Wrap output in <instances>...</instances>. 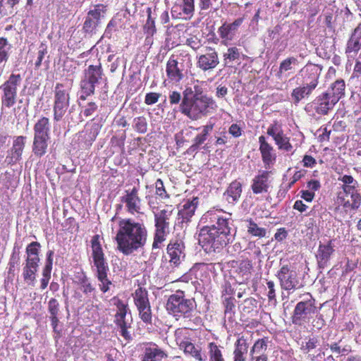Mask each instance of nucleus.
Returning <instances> with one entry per match:
<instances>
[{"label": "nucleus", "mask_w": 361, "mask_h": 361, "mask_svg": "<svg viewBox=\"0 0 361 361\" xmlns=\"http://www.w3.org/2000/svg\"><path fill=\"white\" fill-rule=\"evenodd\" d=\"M221 211H208L204 216L211 221H216V225L206 226L201 229L199 234V243L205 250H215L226 245L230 240L231 227L229 218L220 215Z\"/></svg>", "instance_id": "obj_1"}, {"label": "nucleus", "mask_w": 361, "mask_h": 361, "mask_svg": "<svg viewBox=\"0 0 361 361\" xmlns=\"http://www.w3.org/2000/svg\"><path fill=\"white\" fill-rule=\"evenodd\" d=\"M115 239L118 250L128 255L144 247L147 239V231L143 224L131 219H123L118 222Z\"/></svg>", "instance_id": "obj_2"}, {"label": "nucleus", "mask_w": 361, "mask_h": 361, "mask_svg": "<svg viewBox=\"0 0 361 361\" xmlns=\"http://www.w3.org/2000/svg\"><path fill=\"white\" fill-rule=\"evenodd\" d=\"M213 100L197 90L192 99L183 98L180 105V111L192 120H197L205 115Z\"/></svg>", "instance_id": "obj_3"}, {"label": "nucleus", "mask_w": 361, "mask_h": 361, "mask_svg": "<svg viewBox=\"0 0 361 361\" xmlns=\"http://www.w3.org/2000/svg\"><path fill=\"white\" fill-rule=\"evenodd\" d=\"M91 243L92 256L94 264L97 268V276L100 282L99 286L103 292H106L109 289V285L111 284V282L107 278L109 267L104 257L102 245L99 241V235L93 236Z\"/></svg>", "instance_id": "obj_4"}, {"label": "nucleus", "mask_w": 361, "mask_h": 361, "mask_svg": "<svg viewBox=\"0 0 361 361\" xmlns=\"http://www.w3.org/2000/svg\"><path fill=\"white\" fill-rule=\"evenodd\" d=\"M40 244L37 242H32L26 248V259L23 269V276L24 281L28 284L33 286L35 281V274L39 262V248Z\"/></svg>", "instance_id": "obj_5"}, {"label": "nucleus", "mask_w": 361, "mask_h": 361, "mask_svg": "<svg viewBox=\"0 0 361 361\" xmlns=\"http://www.w3.org/2000/svg\"><path fill=\"white\" fill-rule=\"evenodd\" d=\"M21 77L19 74H12L1 87L3 92L2 103L6 107H11L16 103L17 87L20 85Z\"/></svg>", "instance_id": "obj_6"}, {"label": "nucleus", "mask_w": 361, "mask_h": 361, "mask_svg": "<svg viewBox=\"0 0 361 361\" xmlns=\"http://www.w3.org/2000/svg\"><path fill=\"white\" fill-rule=\"evenodd\" d=\"M69 106V95L64 90L63 85L57 84L55 87V101L54 106V119L59 121L66 114Z\"/></svg>", "instance_id": "obj_7"}, {"label": "nucleus", "mask_w": 361, "mask_h": 361, "mask_svg": "<svg viewBox=\"0 0 361 361\" xmlns=\"http://www.w3.org/2000/svg\"><path fill=\"white\" fill-rule=\"evenodd\" d=\"M102 69L100 66H90L85 72V78L82 82V88L85 92L90 95L94 92L95 85L102 79Z\"/></svg>", "instance_id": "obj_8"}, {"label": "nucleus", "mask_w": 361, "mask_h": 361, "mask_svg": "<svg viewBox=\"0 0 361 361\" xmlns=\"http://www.w3.org/2000/svg\"><path fill=\"white\" fill-rule=\"evenodd\" d=\"M193 307L191 300L184 299L181 295H173L166 303V310L173 314L189 312Z\"/></svg>", "instance_id": "obj_9"}, {"label": "nucleus", "mask_w": 361, "mask_h": 361, "mask_svg": "<svg viewBox=\"0 0 361 361\" xmlns=\"http://www.w3.org/2000/svg\"><path fill=\"white\" fill-rule=\"evenodd\" d=\"M217 52L212 48L208 47L204 53L197 57V66L203 71H210L219 64Z\"/></svg>", "instance_id": "obj_10"}, {"label": "nucleus", "mask_w": 361, "mask_h": 361, "mask_svg": "<svg viewBox=\"0 0 361 361\" xmlns=\"http://www.w3.org/2000/svg\"><path fill=\"white\" fill-rule=\"evenodd\" d=\"M132 322L130 314H127V306L123 303L118 305V312L116 314V322L120 327L121 334L126 338L129 339L130 335L128 331V328Z\"/></svg>", "instance_id": "obj_11"}, {"label": "nucleus", "mask_w": 361, "mask_h": 361, "mask_svg": "<svg viewBox=\"0 0 361 361\" xmlns=\"http://www.w3.org/2000/svg\"><path fill=\"white\" fill-rule=\"evenodd\" d=\"M105 13V6L98 4L90 10L84 23L83 28L86 32H92L99 25V20Z\"/></svg>", "instance_id": "obj_12"}, {"label": "nucleus", "mask_w": 361, "mask_h": 361, "mask_svg": "<svg viewBox=\"0 0 361 361\" xmlns=\"http://www.w3.org/2000/svg\"><path fill=\"white\" fill-rule=\"evenodd\" d=\"M267 134L274 138L279 149L286 151H290L292 149L288 137L285 135L279 124L276 123L269 126Z\"/></svg>", "instance_id": "obj_13"}, {"label": "nucleus", "mask_w": 361, "mask_h": 361, "mask_svg": "<svg viewBox=\"0 0 361 361\" xmlns=\"http://www.w3.org/2000/svg\"><path fill=\"white\" fill-rule=\"evenodd\" d=\"M321 72V66L315 64L307 65L300 71V73L303 77L304 85H313V88L315 89L318 84V79Z\"/></svg>", "instance_id": "obj_14"}, {"label": "nucleus", "mask_w": 361, "mask_h": 361, "mask_svg": "<svg viewBox=\"0 0 361 361\" xmlns=\"http://www.w3.org/2000/svg\"><path fill=\"white\" fill-rule=\"evenodd\" d=\"M296 276V272L290 270L287 266L282 267L278 273V277L280 280L281 287L285 290L295 288L298 283Z\"/></svg>", "instance_id": "obj_15"}, {"label": "nucleus", "mask_w": 361, "mask_h": 361, "mask_svg": "<svg viewBox=\"0 0 361 361\" xmlns=\"http://www.w3.org/2000/svg\"><path fill=\"white\" fill-rule=\"evenodd\" d=\"M316 307L314 301L308 300L304 302H300L297 304L293 316V322L298 324L301 319L306 318L308 315L314 314Z\"/></svg>", "instance_id": "obj_16"}, {"label": "nucleus", "mask_w": 361, "mask_h": 361, "mask_svg": "<svg viewBox=\"0 0 361 361\" xmlns=\"http://www.w3.org/2000/svg\"><path fill=\"white\" fill-rule=\"evenodd\" d=\"M183 63L174 58H170L166 63V75L168 78L174 82H178L183 78Z\"/></svg>", "instance_id": "obj_17"}, {"label": "nucleus", "mask_w": 361, "mask_h": 361, "mask_svg": "<svg viewBox=\"0 0 361 361\" xmlns=\"http://www.w3.org/2000/svg\"><path fill=\"white\" fill-rule=\"evenodd\" d=\"M123 202L130 213H140L141 200L138 197L136 188H134L130 191H126V195L123 197Z\"/></svg>", "instance_id": "obj_18"}, {"label": "nucleus", "mask_w": 361, "mask_h": 361, "mask_svg": "<svg viewBox=\"0 0 361 361\" xmlns=\"http://www.w3.org/2000/svg\"><path fill=\"white\" fill-rule=\"evenodd\" d=\"M242 18L236 19L232 23H224L219 29L220 37L224 41H231L233 39L238 27L242 24Z\"/></svg>", "instance_id": "obj_19"}, {"label": "nucleus", "mask_w": 361, "mask_h": 361, "mask_svg": "<svg viewBox=\"0 0 361 361\" xmlns=\"http://www.w3.org/2000/svg\"><path fill=\"white\" fill-rule=\"evenodd\" d=\"M184 246L180 242L170 243L167 247V252L170 257V262L175 265L178 264L185 257L183 252Z\"/></svg>", "instance_id": "obj_20"}, {"label": "nucleus", "mask_w": 361, "mask_h": 361, "mask_svg": "<svg viewBox=\"0 0 361 361\" xmlns=\"http://www.w3.org/2000/svg\"><path fill=\"white\" fill-rule=\"evenodd\" d=\"M167 357L166 353L155 344L145 348L142 361H161Z\"/></svg>", "instance_id": "obj_21"}, {"label": "nucleus", "mask_w": 361, "mask_h": 361, "mask_svg": "<svg viewBox=\"0 0 361 361\" xmlns=\"http://www.w3.org/2000/svg\"><path fill=\"white\" fill-rule=\"evenodd\" d=\"M361 47V27H358L355 29L354 32L352 34L350 38L347 48L346 53L349 54L350 57L358 51Z\"/></svg>", "instance_id": "obj_22"}, {"label": "nucleus", "mask_w": 361, "mask_h": 361, "mask_svg": "<svg viewBox=\"0 0 361 361\" xmlns=\"http://www.w3.org/2000/svg\"><path fill=\"white\" fill-rule=\"evenodd\" d=\"M260 143L259 150L262 160L266 165H269L275 160V154L273 153V147L266 141L264 136L259 138Z\"/></svg>", "instance_id": "obj_23"}, {"label": "nucleus", "mask_w": 361, "mask_h": 361, "mask_svg": "<svg viewBox=\"0 0 361 361\" xmlns=\"http://www.w3.org/2000/svg\"><path fill=\"white\" fill-rule=\"evenodd\" d=\"M248 348L249 343L244 336L239 338L235 343V350L233 352L234 361H245Z\"/></svg>", "instance_id": "obj_24"}, {"label": "nucleus", "mask_w": 361, "mask_h": 361, "mask_svg": "<svg viewBox=\"0 0 361 361\" xmlns=\"http://www.w3.org/2000/svg\"><path fill=\"white\" fill-rule=\"evenodd\" d=\"M268 172H263L253 179L252 190L254 193L259 194L268 190Z\"/></svg>", "instance_id": "obj_25"}, {"label": "nucleus", "mask_w": 361, "mask_h": 361, "mask_svg": "<svg viewBox=\"0 0 361 361\" xmlns=\"http://www.w3.org/2000/svg\"><path fill=\"white\" fill-rule=\"evenodd\" d=\"M317 112L321 114H326L329 110L332 109L337 102L333 101L329 94L324 93L317 98Z\"/></svg>", "instance_id": "obj_26"}, {"label": "nucleus", "mask_w": 361, "mask_h": 361, "mask_svg": "<svg viewBox=\"0 0 361 361\" xmlns=\"http://www.w3.org/2000/svg\"><path fill=\"white\" fill-rule=\"evenodd\" d=\"M198 204V198L193 197L191 200H187L179 210L178 214L183 220L189 221L193 216L197 206Z\"/></svg>", "instance_id": "obj_27"}, {"label": "nucleus", "mask_w": 361, "mask_h": 361, "mask_svg": "<svg viewBox=\"0 0 361 361\" xmlns=\"http://www.w3.org/2000/svg\"><path fill=\"white\" fill-rule=\"evenodd\" d=\"M25 139L23 136H18L14 140L10 157H8L11 159L10 163L16 162L20 159L25 147Z\"/></svg>", "instance_id": "obj_28"}, {"label": "nucleus", "mask_w": 361, "mask_h": 361, "mask_svg": "<svg viewBox=\"0 0 361 361\" xmlns=\"http://www.w3.org/2000/svg\"><path fill=\"white\" fill-rule=\"evenodd\" d=\"M340 192L338 195V200L341 204H343L345 207H350L352 209H357L361 205V197L357 192H352L350 195L342 196Z\"/></svg>", "instance_id": "obj_29"}, {"label": "nucleus", "mask_w": 361, "mask_h": 361, "mask_svg": "<svg viewBox=\"0 0 361 361\" xmlns=\"http://www.w3.org/2000/svg\"><path fill=\"white\" fill-rule=\"evenodd\" d=\"M241 192V183L235 180L230 184L224 195L226 197V200L228 202L233 203L240 198Z\"/></svg>", "instance_id": "obj_30"}, {"label": "nucleus", "mask_w": 361, "mask_h": 361, "mask_svg": "<svg viewBox=\"0 0 361 361\" xmlns=\"http://www.w3.org/2000/svg\"><path fill=\"white\" fill-rule=\"evenodd\" d=\"M345 82L343 80H338L334 82L326 94H329L333 101L338 102L345 94Z\"/></svg>", "instance_id": "obj_31"}, {"label": "nucleus", "mask_w": 361, "mask_h": 361, "mask_svg": "<svg viewBox=\"0 0 361 361\" xmlns=\"http://www.w3.org/2000/svg\"><path fill=\"white\" fill-rule=\"evenodd\" d=\"M177 343L179 345L180 349L183 350L185 353H188L194 357L199 361H204V359L202 357L200 354V350L198 348L195 347L192 343L188 341H180L178 342V339L176 340Z\"/></svg>", "instance_id": "obj_32"}, {"label": "nucleus", "mask_w": 361, "mask_h": 361, "mask_svg": "<svg viewBox=\"0 0 361 361\" xmlns=\"http://www.w3.org/2000/svg\"><path fill=\"white\" fill-rule=\"evenodd\" d=\"M49 138V137H34L32 151L35 156L40 157L46 153Z\"/></svg>", "instance_id": "obj_33"}, {"label": "nucleus", "mask_w": 361, "mask_h": 361, "mask_svg": "<svg viewBox=\"0 0 361 361\" xmlns=\"http://www.w3.org/2000/svg\"><path fill=\"white\" fill-rule=\"evenodd\" d=\"M34 137H49V119L46 117L40 118L34 126Z\"/></svg>", "instance_id": "obj_34"}, {"label": "nucleus", "mask_w": 361, "mask_h": 361, "mask_svg": "<svg viewBox=\"0 0 361 361\" xmlns=\"http://www.w3.org/2000/svg\"><path fill=\"white\" fill-rule=\"evenodd\" d=\"M312 86L313 85L309 86L304 85L303 87L295 88L291 94L294 102L298 103L302 99L305 98V96L310 94L313 90H314Z\"/></svg>", "instance_id": "obj_35"}, {"label": "nucleus", "mask_w": 361, "mask_h": 361, "mask_svg": "<svg viewBox=\"0 0 361 361\" xmlns=\"http://www.w3.org/2000/svg\"><path fill=\"white\" fill-rule=\"evenodd\" d=\"M156 231L153 243V248H157L159 245L166 239L167 233V226L155 224Z\"/></svg>", "instance_id": "obj_36"}, {"label": "nucleus", "mask_w": 361, "mask_h": 361, "mask_svg": "<svg viewBox=\"0 0 361 361\" xmlns=\"http://www.w3.org/2000/svg\"><path fill=\"white\" fill-rule=\"evenodd\" d=\"M133 299L137 307L149 305L147 292L145 289L139 287L133 293Z\"/></svg>", "instance_id": "obj_37"}, {"label": "nucleus", "mask_w": 361, "mask_h": 361, "mask_svg": "<svg viewBox=\"0 0 361 361\" xmlns=\"http://www.w3.org/2000/svg\"><path fill=\"white\" fill-rule=\"evenodd\" d=\"M267 349V342L264 339L257 341L250 350L252 359H255V356H267L264 353Z\"/></svg>", "instance_id": "obj_38"}, {"label": "nucleus", "mask_w": 361, "mask_h": 361, "mask_svg": "<svg viewBox=\"0 0 361 361\" xmlns=\"http://www.w3.org/2000/svg\"><path fill=\"white\" fill-rule=\"evenodd\" d=\"M241 52L237 47H230L223 55L225 66H230L231 63L240 58Z\"/></svg>", "instance_id": "obj_39"}, {"label": "nucleus", "mask_w": 361, "mask_h": 361, "mask_svg": "<svg viewBox=\"0 0 361 361\" xmlns=\"http://www.w3.org/2000/svg\"><path fill=\"white\" fill-rule=\"evenodd\" d=\"M333 251L334 249L330 242L325 245H320L317 257L320 260L319 262L324 261L326 262Z\"/></svg>", "instance_id": "obj_40"}, {"label": "nucleus", "mask_w": 361, "mask_h": 361, "mask_svg": "<svg viewBox=\"0 0 361 361\" xmlns=\"http://www.w3.org/2000/svg\"><path fill=\"white\" fill-rule=\"evenodd\" d=\"M172 209L171 206H166L165 209L161 210V212L155 215V222L157 224L168 226L166 220L169 219L171 215Z\"/></svg>", "instance_id": "obj_41"}, {"label": "nucleus", "mask_w": 361, "mask_h": 361, "mask_svg": "<svg viewBox=\"0 0 361 361\" xmlns=\"http://www.w3.org/2000/svg\"><path fill=\"white\" fill-rule=\"evenodd\" d=\"M208 348L211 361H224L220 349L215 343H210Z\"/></svg>", "instance_id": "obj_42"}, {"label": "nucleus", "mask_w": 361, "mask_h": 361, "mask_svg": "<svg viewBox=\"0 0 361 361\" xmlns=\"http://www.w3.org/2000/svg\"><path fill=\"white\" fill-rule=\"evenodd\" d=\"M247 232L254 236L264 237L266 235V230L259 227L255 223L250 221L247 226Z\"/></svg>", "instance_id": "obj_43"}, {"label": "nucleus", "mask_w": 361, "mask_h": 361, "mask_svg": "<svg viewBox=\"0 0 361 361\" xmlns=\"http://www.w3.org/2000/svg\"><path fill=\"white\" fill-rule=\"evenodd\" d=\"M53 255H54V252L52 250H49L47 252V259L46 261V264L42 271V276L43 277L51 278V272L52 264H53V259H52Z\"/></svg>", "instance_id": "obj_44"}, {"label": "nucleus", "mask_w": 361, "mask_h": 361, "mask_svg": "<svg viewBox=\"0 0 361 361\" xmlns=\"http://www.w3.org/2000/svg\"><path fill=\"white\" fill-rule=\"evenodd\" d=\"M137 309H138L141 319L143 322H147V323L150 322L151 319H152V313H151V308H150L149 304L145 305V306L137 307Z\"/></svg>", "instance_id": "obj_45"}, {"label": "nucleus", "mask_w": 361, "mask_h": 361, "mask_svg": "<svg viewBox=\"0 0 361 361\" xmlns=\"http://www.w3.org/2000/svg\"><path fill=\"white\" fill-rule=\"evenodd\" d=\"M134 126L135 130L140 133H145L147 129V123L145 117L140 116L134 119Z\"/></svg>", "instance_id": "obj_46"}, {"label": "nucleus", "mask_w": 361, "mask_h": 361, "mask_svg": "<svg viewBox=\"0 0 361 361\" xmlns=\"http://www.w3.org/2000/svg\"><path fill=\"white\" fill-rule=\"evenodd\" d=\"M10 45L6 39L0 38V63L6 61Z\"/></svg>", "instance_id": "obj_47"}, {"label": "nucleus", "mask_w": 361, "mask_h": 361, "mask_svg": "<svg viewBox=\"0 0 361 361\" xmlns=\"http://www.w3.org/2000/svg\"><path fill=\"white\" fill-rule=\"evenodd\" d=\"M297 60L295 58H289L281 63L279 68V73H283L288 71L292 70L293 65H295Z\"/></svg>", "instance_id": "obj_48"}, {"label": "nucleus", "mask_w": 361, "mask_h": 361, "mask_svg": "<svg viewBox=\"0 0 361 361\" xmlns=\"http://www.w3.org/2000/svg\"><path fill=\"white\" fill-rule=\"evenodd\" d=\"M161 97V94L157 92H149L145 95V103L147 105H152L157 103Z\"/></svg>", "instance_id": "obj_49"}, {"label": "nucleus", "mask_w": 361, "mask_h": 361, "mask_svg": "<svg viewBox=\"0 0 361 361\" xmlns=\"http://www.w3.org/2000/svg\"><path fill=\"white\" fill-rule=\"evenodd\" d=\"M195 9L194 0H183V11L186 15H192Z\"/></svg>", "instance_id": "obj_50"}, {"label": "nucleus", "mask_w": 361, "mask_h": 361, "mask_svg": "<svg viewBox=\"0 0 361 361\" xmlns=\"http://www.w3.org/2000/svg\"><path fill=\"white\" fill-rule=\"evenodd\" d=\"M47 54V48L44 45L42 44L39 47V49L37 53V59L35 61V67L39 68L42 64V61L44 57V55Z\"/></svg>", "instance_id": "obj_51"}, {"label": "nucleus", "mask_w": 361, "mask_h": 361, "mask_svg": "<svg viewBox=\"0 0 361 361\" xmlns=\"http://www.w3.org/2000/svg\"><path fill=\"white\" fill-rule=\"evenodd\" d=\"M49 312L51 316H57L59 312V303L56 300L52 298L49 300Z\"/></svg>", "instance_id": "obj_52"}, {"label": "nucleus", "mask_w": 361, "mask_h": 361, "mask_svg": "<svg viewBox=\"0 0 361 361\" xmlns=\"http://www.w3.org/2000/svg\"><path fill=\"white\" fill-rule=\"evenodd\" d=\"M20 262V256L18 253H16L15 252L12 254L11 261L9 262V274H13L14 272V267L16 264H18Z\"/></svg>", "instance_id": "obj_53"}, {"label": "nucleus", "mask_w": 361, "mask_h": 361, "mask_svg": "<svg viewBox=\"0 0 361 361\" xmlns=\"http://www.w3.org/2000/svg\"><path fill=\"white\" fill-rule=\"evenodd\" d=\"M169 99L171 104H178L181 100L180 93L172 91L169 93Z\"/></svg>", "instance_id": "obj_54"}, {"label": "nucleus", "mask_w": 361, "mask_h": 361, "mask_svg": "<svg viewBox=\"0 0 361 361\" xmlns=\"http://www.w3.org/2000/svg\"><path fill=\"white\" fill-rule=\"evenodd\" d=\"M316 343L317 340L315 338H310L307 341L302 343L301 348L308 352L316 347Z\"/></svg>", "instance_id": "obj_55"}, {"label": "nucleus", "mask_w": 361, "mask_h": 361, "mask_svg": "<svg viewBox=\"0 0 361 361\" xmlns=\"http://www.w3.org/2000/svg\"><path fill=\"white\" fill-rule=\"evenodd\" d=\"M155 187H156L157 195H159L160 197L166 196L165 195L166 194V191H165V189H164V183H163L161 180L158 179L156 181Z\"/></svg>", "instance_id": "obj_56"}, {"label": "nucleus", "mask_w": 361, "mask_h": 361, "mask_svg": "<svg viewBox=\"0 0 361 361\" xmlns=\"http://www.w3.org/2000/svg\"><path fill=\"white\" fill-rule=\"evenodd\" d=\"M338 180H341L343 183V185H349L350 187L357 185V181L351 176L345 175L339 178Z\"/></svg>", "instance_id": "obj_57"}, {"label": "nucleus", "mask_w": 361, "mask_h": 361, "mask_svg": "<svg viewBox=\"0 0 361 361\" xmlns=\"http://www.w3.org/2000/svg\"><path fill=\"white\" fill-rule=\"evenodd\" d=\"M97 105L94 102H90L84 109L83 113L85 116L87 117L92 116L97 109Z\"/></svg>", "instance_id": "obj_58"}, {"label": "nucleus", "mask_w": 361, "mask_h": 361, "mask_svg": "<svg viewBox=\"0 0 361 361\" xmlns=\"http://www.w3.org/2000/svg\"><path fill=\"white\" fill-rule=\"evenodd\" d=\"M228 132L235 137L241 135V130L237 124H232L229 128Z\"/></svg>", "instance_id": "obj_59"}, {"label": "nucleus", "mask_w": 361, "mask_h": 361, "mask_svg": "<svg viewBox=\"0 0 361 361\" xmlns=\"http://www.w3.org/2000/svg\"><path fill=\"white\" fill-rule=\"evenodd\" d=\"M202 9H208L216 4L217 0H200Z\"/></svg>", "instance_id": "obj_60"}, {"label": "nucleus", "mask_w": 361, "mask_h": 361, "mask_svg": "<svg viewBox=\"0 0 361 361\" xmlns=\"http://www.w3.org/2000/svg\"><path fill=\"white\" fill-rule=\"evenodd\" d=\"M304 166L306 167H312L315 164V159L309 155H305L302 160Z\"/></svg>", "instance_id": "obj_61"}, {"label": "nucleus", "mask_w": 361, "mask_h": 361, "mask_svg": "<svg viewBox=\"0 0 361 361\" xmlns=\"http://www.w3.org/2000/svg\"><path fill=\"white\" fill-rule=\"evenodd\" d=\"M307 188L308 190L314 192L320 188V183L317 180H310L307 183Z\"/></svg>", "instance_id": "obj_62"}, {"label": "nucleus", "mask_w": 361, "mask_h": 361, "mask_svg": "<svg viewBox=\"0 0 361 361\" xmlns=\"http://www.w3.org/2000/svg\"><path fill=\"white\" fill-rule=\"evenodd\" d=\"M187 44L193 49H197L200 47V42L197 38L191 37L187 39Z\"/></svg>", "instance_id": "obj_63"}, {"label": "nucleus", "mask_w": 361, "mask_h": 361, "mask_svg": "<svg viewBox=\"0 0 361 361\" xmlns=\"http://www.w3.org/2000/svg\"><path fill=\"white\" fill-rule=\"evenodd\" d=\"M302 198H303L307 202H311L314 197V192L312 191H310L308 190L302 191Z\"/></svg>", "instance_id": "obj_64"}]
</instances>
